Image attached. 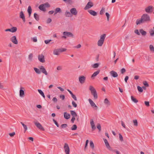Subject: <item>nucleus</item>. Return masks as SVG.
Listing matches in <instances>:
<instances>
[{
	"label": "nucleus",
	"instance_id": "42",
	"mask_svg": "<svg viewBox=\"0 0 154 154\" xmlns=\"http://www.w3.org/2000/svg\"><path fill=\"white\" fill-rule=\"evenodd\" d=\"M143 84L145 87H148L149 86V85L146 81H143Z\"/></svg>",
	"mask_w": 154,
	"mask_h": 154
},
{
	"label": "nucleus",
	"instance_id": "49",
	"mask_svg": "<svg viewBox=\"0 0 154 154\" xmlns=\"http://www.w3.org/2000/svg\"><path fill=\"white\" fill-rule=\"evenodd\" d=\"M119 135L120 140L121 141H123V138L122 135L120 133H119Z\"/></svg>",
	"mask_w": 154,
	"mask_h": 154
},
{
	"label": "nucleus",
	"instance_id": "16",
	"mask_svg": "<svg viewBox=\"0 0 154 154\" xmlns=\"http://www.w3.org/2000/svg\"><path fill=\"white\" fill-rule=\"evenodd\" d=\"M89 101L91 106L93 108L94 107L96 108L95 109H97V106L96 105L94 102L90 99H88Z\"/></svg>",
	"mask_w": 154,
	"mask_h": 154
},
{
	"label": "nucleus",
	"instance_id": "27",
	"mask_svg": "<svg viewBox=\"0 0 154 154\" xmlns=\"http://www.w3.org/2000/svg\"><path fill=\"white\" fill-rule=\"evenodd\" d=\"M139 32L143 36H145L146 34V32L142 29H140Z\"/></svg>",
	"mask_w": 154,
	"mask_h": 154
},
{
	"label": "nucleus",
	"instance_id": "60",
	"mask_svg": "<svg viewBox=\"0 0 154 154\" xmlns=\"http://www.w3.org/2000/svg\"><path fill=\"white\" fill-rule=\"evenodd\" d=\"M67 126V124H63L61 125V127L62 128H65Z\"/></svg>",
	"mask_w": 154,
	"mask_h": 154
},
{
	"label": "nucleus",
	"instance_id": "26",
	"mask_svg": "<svg viewBox=\"0 0 154 154\" xmlns=\"http://www.w3.org/2000/svg\"><path fill=\"white\" fill-rule=\"evenodd\" d=\"M65 15L66 17H71L72 16V15L71 14V12L66 11L65 13Z\"/></svg>",
	"mask_w": 154,
	"mask_h": 154
},
{
	"label": "nucleus",
	"instance_id": "33",
	"mask_svg": "<svg viewBox=\"0 0 154 154\" xmlns=\"http://www.w3.org/2000/svg\"><path fill=\"white\" fill-rule=\"evenodd\" d=\"M131 100L134 103H137L138 102V100L136 99L135 98H134L133 96H131Z\"/></svg>",
	"mask_w": 154,
	"mask_h": 154
},
{
	"label": "nucleus",
	"instance_id": "12",
	"mask_svg": "<svg viewBox=\"0 0 154 154\" xmlns=\"http://www.w3.org/2000/svg\"><path fill=\"white\" fill-rule=\"evenodd\" d=\"M24 88L23 87H21L20 90V96L21 97H23L24 96Z\"/></svg>",
	"mask_w": 154,
	"mask_h": 154
},
{
	"label": "nucleus",
	"instance_id": "56",
	"mask_svg": "<svg viewBox=\"0 0 154 154\" xmlns=\"http://www.w3.org/2000/svg\"><path fill=\"white\" fill-rule=\"evenodd\" d=\"M149 48L151 51H154V48L152 45H150L149 46Z\"/></svg>",
	"mask_w": 154,
	"mask_h": 154
},
{
	"label": "nucleus",
	"instance_id": "22",
	"mask_svg": "<svg viewBox=\"0 0 154 154\" xmlns=\"http://www.w3.org/2000/svg\"><path fill=\"white\" fill-rule=\"evenodd\" d=\"M27 11L29 14V17H30L32 12V9L31 7L30 6H29L28 8Z\"/></svg>",
	"mask_w": 154,
	"mask_h": 154
},
{
	"label": "nucleus",
	"instance_id": "48",
	"mask_svg": "<svg viewBox=\"0 0 154 154\" xmlns=\"http://www.w3.org/2000/svg\"><path fill=\"white\" fill-rule=\"evenodd\" d=\"M97 128L99 130V131H101V125L99 123L97 124Z\"/></svg>",
	"mask_w": 154,
	"mask_h": 154
},
{
	"label": "nucleus",
	"instance_id": "46",
	"mask_svg": "<svg viewBox=\"0 0 154 154\" xmlns=\"http://www.w3.org/2000/svg\"><path fill=\"white\" fill-rule=\"evenodd\" d=\"M104 11H105V8H102L101 10V11H100V14H101V15L103 14L104 12Z\"/></svg>",
	"mask_w": 154,
	"mask_h": 154
},
{
	"label": "nucleus",
	"instance_id": "57",
	"mask_svg": "<svg viewBox=\"0 0 154 154\" xmlns=\"http://www.w3.org/2000/svg\"><path fill=\"white\" fill-rule=\"evenodd\" d=\"M75 117L72 116L71 119V121L72 123H74V121L75 120Z\"/></svg>",
	"mask_w": 154,
	"mask_h": 154
},
{
	"label": "nucleus",
	"instance_id": "55",
	"mask_svg": "<svg viewBox=\"0 0 154 154\" xmlns=\"http://www.w3.org/2000/svg\"><path fill=\"white\" fill-rule=\"evenodd\" d=\"M51 41V39L45 40V42L46 44H48L49 42Z\"/></svg>",
	"mask_w": 154,
	"mask_h": 154
},
{
	"label": "nucleus",
	"instance_id": "15",
	"mask_svg": "<svg viewBox=\"0 0 154 154\" xmlns=\"http://www.w3.org/2000/svg\"><path fill=\"white\" fill-rule=\"evenodd\" d=\"M39 68L41 70L40 71H41L42 73L44 74L45 75H48V73L47 72L43 66H41Z\"/></svg>",
	"mask_w": 154,
	"mask_h": 154
},
{
	"label": "nucleus",
	"instance_id": "17",
	"mask_svg": "<svg viewBox=\"0 0 154 154\" xmlns=\"http://www.w3.org/2000/svg\"><path fill=\"white\" fill-rule=\"evenodd\" d=\"M70 12L72 15H76L77 14V11L75 8H73L71 9L70 10Z\"/></svg>",
	"mask_w": 154,
	"mask_h": 154
},
{
	"label": "nucleus",
	"instance_id": "37",
	"mask_svg": "<svg viewBox=\"0 0 154 154\" xmlns=\"http://www.w3.org/2000/svg\"><path fill=\"white\" fill-rule=\"evenodd\" d=\"M77 126L76 125H73L71 128L72 130H75L77 129Z\"/></svg>",
	"mask_w": 154,
	"mask_h": 154
},
{
	"label": "nucleus",
	"instance_id": "29",
	"mask_svg": "<svg viewBox=\"0 0 154 154\" xmlns=\"http://www.w3.org/2000/svg\"><path fill=\"white\" fill-rule=\"evenodd\" d=\"M34 17L37 21L39 20V16L37 14L35 13L34 14Z\"/></svg>",
	"mask_w": 154,
	"mask_h": 154
},
{
	"label": "nucleus",
	"instance_id": "6",
	"mask_svg": "<svg viewBox=\"0 0 154 154\" xmlns=\"http://www.w3.org/2000/svg\"><path fill=\"white\" fill-rule=\"evenodd\" d=\"M35 125H36V126L40 130L42 131H45V129L44 128L42 127V125L38 122H34Z\"/></svg>",
	"mask_w": 154,
	"mask_h": 154
},
{
	"label": "nucleus",
	"instance_id": "64",
	"mask_svg": "<svg viewBox=\"0 0 154 154\" xmlns=\"http://www.w3.org/2000/svg\"><path fill=\"white\" fill-rule=\"evenodd\" d=\"M52 100L55 102H56L57 101V98L56 97H54L53 98Z\"/></svg>",
	"mask_w": 154,
	"mask_h": 154
},
{
	"label": "nucleus",
	"instance_id": "35",
	"mask_svg": "<svg viewBox=\"0 0 154 154\" xmlns=\"http://www.w3.org/2000/svg\"><path fill=\"white\" fill-rule=\"evenodd\" d=\"M34 69L36 72L38 74H40L41 73V71L39 70V69L36 68L34 67Z\"/></svg>",
	"mask_w": 154,
	"mask_h": 154
},
{
	"label": "nucleus",
	"instance_id": "23",
	"mask_svg": "<svg viewBox=\"0 0 154 154\" xmlns=\"http://www.w3.org/2000/svg\"><path fill=\"white\" fill-rule=\"evenodd\" d=\"M38 8L41 11H46L45 6L43 4L40 5L38 7Z\"/></svg>",
	"mask_w": 154,
	"mask_h": 154
},
{
	"label": "nucleus",
	"instance_id": "41",
	"mask_svg": "<svg viewBox=\"0 0 154 154\" xmlns=\"http://www.w3.org/2000/svg\"><path fill=\"white\" fill-rule=\"evenodd\" d=\"M58 50L60 52L65 51L66 50V49L65 48H58Z\"/></svg>",
	"mask_w": 154,
	"mask_h": 154
},
{
	"label": "nucleus",
	"instance_id": "32",
	"mask_svg": "<svg viewBox=\"0 0 154 154\" xmlns=\"http://www.w3.org/2000/svg\"><path fill=\"white\" fill-rule=\"evenodd\" d=\"M99 64L98 63H95L92 65V67L94 68H97L99 67Z\"/></svg>",
	"mask_w": 154,
	"mask_h": 154
},
{
	"label": "nucleus",
	"instance_id": "2",
	"mask_svg": "<svg viewBox=\"0 0 154 154\" xmlns=\"http://www.w3.org/2000/svg\"><path fill=\"white\" fill-rule=\"evenodd\" d=\"M89 90L91 91V94L93 95L94 99L95 100L97 99L98 98L97 94L94 88L91 85L89 86Z\"/></svg>",
	"mask_w": 154,
	"mask_h": 154
},
{
	"label": "nucleus",
	"instance_id": "52",
	"mask_svg": "<svg viewBox=\"0 0 154 154\" xmlns=\"http://www.w3.org/2000/svg\"><path fill=\"white\" fill-rule=\"evenodd\" d=\"M126 71V69L125 68H122L121 70V72L122 74H124Z\"/></svg>",
	"mask_w": 154,
	"mask_h": 154
},
{
	"label": "nucleus",
	"instance_id": "28",
	"mask_svg": "<svg viewBox=\"0 0 154 154\" xmlns=\"http://www.w3.org/2000/svg\"><path fill=\"white\" fill-rule=\"evenodd\" d=\"M61 10L60 8H56L55 10L54 14H55L57 13H61Z\"/></svg>",
	"mask_w": 154,
	"mask_h": 154
},
{
	"label": "nucleus",
	"instance_id": "19",
	"mask_svg": "<svg viewBox=\"0 0 154 154\" xmlns=\"http://www.w3.org/2000/svg\"><path fill=\"white\" fill-rule=\"evenodd\" d=\"M90 124L91 126L92 130V131H94L96 128L93 119H91Z\"/></svg>",
	"mask_w": 154,
	"mask_h": 154
},
{
	"label": "nucleus",
	"instance_id": "51",
	"mask_svg": "<svg viewBox=\"0 0 154 154\" xmlns=\"http://www.w3.org/2000/svg\"><path fill=\"white\" fill-rule=\"evenodd\" d=\"M105 14H106V16L107 17V21H109V17H110V15H109V14L108 13L106 12V13Z\"/></svg>",
	"mask_w": 154,
	"mask_h": 154
},
{
	"label": "nucleus",
	"instance_id": "8",
	"mask_svg": "<svg viewBox=\"0 0 154 154\" xmlns=\"http://www.w3.org/2000/svg\"><path fill=\"white\" fill-rule=\"evenodd\" d=\"M63 35H66L68 37H71L72 38L74 37L73 35L70 32L65 31L63 32Z\"/></svg>",
	"mask_w": 154,
	"mask_h": 154
},
{
	"label": "nucleus",
	"instance_id": "59",
	"mask_svg": "<svg viewBox=\"0 0 154 154\" xmlns=\"http://www.w3.org/2000/svg\"><path fill=\"white\" fill-rule=\"evenodd\" d=\"M52 20L50 18H48L47 21V23H49L51 22Z\"/></svg>",
	"mask_w": 154,
	"mask_h": 154
},
{
	"label": "nucleus",
	"instance_id": "10",
	"mask_svg": "<svg viewBox=\"0 0 154 154\" xmlns=\"http://www.w3.org/2000/svg\"><path fill=\"white\" fill-rule=\"evenodd\" d=\"M38 60L42 63L45 62L44 56L42 54L39 55L38 56Z\"/></svg>",
	"mask_w": 154,
	"mask_h": 154
},
{
	"label": "nucleus",
	"instance_id": "9",
	"mask_svg": "<svg viewBox=\"0 0 154 154\" xmlns=\"http://www.w3.org/2000/svg\"><path fill=\"white\" fill-rule=\"evenodd\" d=\"M86 77L84 76L81 75L79 77V81L80 83L83 84L85 82Z\"/></svg>",
	"mask_w": 154,
	"mask_h": 154
},
{
	"label": "nucleus",
	"instance_id": "31",
	"mask_svg": "<svg viewBox=\"0 0 154 154\" xmlns=\"http://www.w3.org/2000/svg\"><path fill=\"white\" fill-rule=\"evenodd\" d=\"M38 91L39 93L44 98H45V96L43 92L40 89H38Z\"/></svg>",
	"mask_w": 154,
	"mask_h": 154
},
{
	"label": "nucleus",
	"instance_id": "20",
	"mask_svg": "<svg viewBox=\"0 0 154 154\" xmlns=\"http://www.w3.org/2000/svg\"><path fill=\"white\" fill-rule=\"evenodd\" d=\"M100 70H98L97 71L95 72L91 76V78L94 79L95 78V77L100 72Z\"/></svg>",
	"mask_w": 154,
	"mask_h": 154
},
{
	"label": "nucleus",
	"instance_id": "40",
	"mask_svg": "<svg viewBox=\"0 0 154 154\" xmlns=\"http://www.w3.org/2000/svg\"><path fill=\"white\" fill-rule=\"evenodd\" d=\"M90 147L92 149H93L94 147V143L92 141H90Z\"/></svg>",
	"mask_w": 154,
	"mask_h": 154
},
{
	"label": "nucleus",
	"instance_id": "44",
	"mask_svg": "<svg viewBox=\"0 0 154 154\" xmlns=\"http://www.w3.org/2000/svg\"><path fill=\"white\" fill-rule=\"evenodd\" d=\"M133 122L134 126H137L138 125L137 121L136 119L133 120Z\"/></svg>",
	"mask_w": 154,
	"mask_h": 154
},
{
	"label": "nucleus",
	"instance_id": "43",
	"mask_svg": "<svg viewBox=\"0 0 154 154\" xmlns=\"http://www.w3.org/2000/svg\"><path fill=\"white\" fill-rule=\"evenodd\" d=\"M32 57L33 54L32 53H31L29 55L28 58L29 60L31 61L32 60Z\"/></svg>",
	"mask_w": 154,
	"mask_h": 154
},
{
	"label": "nucleus",
	"instance_id": "18",
	"mask_svg": "<svg viewBox=\"0 0 154 154\" xmlns=\"http://www.w3.org/2000/svg\"><path fill=\"white\" fill-rule=\"evenodd\" d=\"M110 73L111 76L114 78L117 77L118 76V75L117 72L113 70L111 71L110 72Z\"/></svg>",
	"mask_w": 154,
	"mask_h": 154
},
{
	"label": "nucleus",
	"instance_id": "1",
	"mask_svg": "<svg viewBox=\"0 0 154 154\" xmlns=\"http://www.w3.org/2000/svg\"><path fill=\"white\" fill-rule=\"evenodd\" d=\"M151 19L149 15L146 14H143L140 19H138L136 20V24L137 25L141 23H147L150 22Z\"/></svg>",
	"mask_w": 154,
	"mask_h": 154
},
{
	"label": "nucleus",
	"instance_id": "54",
	"mask_svg": "<svg viewBox=\"0 0 154 154\" xmlns=\"http://www.w3.org/2000/svg\"><path fill=\"white\" fill-rule=\"evenodd\" d=\"M72 97L74 100L76 101L77 100L76 97L75 95L72 94L71 95Z\"/></svg>",
	"mask_w": 154,
	"mask_h": 154
},
{
	"label": "nucleus",
	"instance_id": "30",
	"mask_svg": "<svg viewBox=\"0 0 154 154\" xmlns=\"http://www.w3.org/2000/svg\"><path fill=\"white\" fill-rule=\"evenodd\" d=\"M70 112L72 116L76 117L77 116V114L75 111L73 110H70Z\"/></svg>",
	"mask_w": 154,
	"mask_h": 154
},
{
	"label": "nucleus",
	"instance_id": "47",
	"mask_svg": "<svg viewBox=\"0 0 154 154\" xmlns=\"http://www.w3.org/2000/svg\"><path fill=\"white\" fill-rule=\"evenodd\" d=\"M72 104L73 106L75 108H76L77 106V104L76 103L73 101L72 102Z\"/></svg>",
	"mask_w": 154,
	"mask_h": 154
},
{
	"label": "nucleus",
	"instance_id": "38",
	"mask_svg": "<svg viewBox=\"0 0 154 154\" xmlns=\"http://www.w3.org/2000/svg\"><path fill=\"white\" fill-rule=\"evenodd\" d=\"M149 33L150 36H153L154 35V30L152 29H151L149 31Z\"/></svg>",
	"mask_w": 154,
	"mask_h": 154
},
{
	"label": "nucleus",
	"instance_id": "34",
	"mask_svg": "<svg viewBox=\"0 0 154 154\" xmlns=\"http://www.w3.org/2000/svg\"><path fill=\"white\" fill-rule=\"evenodd\" d=\"M60 51L58 50V49H55L54 51V54L56 55H58L59 54Z\"/></svg>",
	"mask_w": 154,
	"mask_h": 154
},
{
	"label": "nucleus",
	"instance_id": "36",
	"mask_svg": "<svg viewBox=\"0 0 154 154\" xmlns=\"http://www.w3.org/2000/svg\"><path fill=\"white\" fill-rule=\"evenodd\" d=\"M11 29V32H14L17 31V29L16 27H13Z\"/></svg>",
	"mask_w": 154,
	"mask_h": 154
},
{
	"label": "nucleus",
	"instance_id": "63",
	"mask_svg": "<svg viewBox=\"0 0 154 154\" xmlns=\"http://www.w3.org/2000/svg\"><path fill=\"white\" fill-rule=\"evenodd\" d=\"M129 78V77L128 76H125V81L126 83L127 82V81L128 80Z\"/></svg>",
	"mask_w": 154,
	"mask_h": 154
},
{
	"label": "nucleus",
	"instance_id": "11",
	"mask_svg": "<svg viewBox=\"0 0 154 154\" xmlns=\"http://www.w3.org/2000/svg\"><path fill=\"white\" fill-rule=\"evenodd\" d=\"M103 140L107 148L109 150H111L112 148L110 146L109 144V143L108 142L107 140L105 138H103Z\"/></svg>",
	"mask_w": 154,
	"mask_h": 154
},
{
	"label": "nucleus",
	"instance_id": "61",
	"mask_svg": "<svg viewBox=\"0 0 154 154\" xmlns=\"http://www.w3.org/2000/svg\"><path fill=\"white\" fill-rule=\"evenodd\" d=\"M15 134V132H13L12 133H10L9 134V135L11 137H13L14 135Z\"/></svg>",
	"mask_w": 154,
	"mask_h": 154
},
{
	"label": "nucleus",
	"instance_id": "5",
	"mask_svg": "<svg viewBox=\"0 0 154 154\" xmlns=\"http://www.w3.org/2000/svg\"><path fill=\"white\" fill-rule=\"evenodd\" d=\"M63 148L66 154H69L70 149L68 144L65 143Z\"/></svg>",
	"mask_w": 154,
	"mask_h": 154
},
{
	"label": "nucleus",
	"instance_id": "4",
	"mask_svg": "<svg viewBox=\"0 0 154 154\" xmlns=\"http://www.w3.org/2000/svg\"><path fill=\"white\" fill-rule=\"evenodd\" d=\"M145 11L147 13H151L153 11V7L152 5L149 6L145 8Z\"/></svg>",
	"mask_w": 154,
	"mask_h": 154
},
{
	"label": "nucleus",
	"instance_id": "3",
	"mask_svg": "<svg viewBox=\"0 0 154 154\" xmlns=\"http://www.w3.org/2000/svg\"><path fill=\"white\" fill-rule=\"evenodd\" d=\"M106 35L104 34L101 35L100 36V39L97 42V45L99 46H101L103 45Z\"/></svg>",
	"mask_w": 154,
	"mask_h": 154
},
{
	"label": "nucleus",
	"instance_id": "14",
	"mask_svg": "<svg viewBox=\"0 0 154 154\" xmlns=\"http://www.w3.org/2000/svg\"><path fill=\"white\" fill-rule=\"evenodd\" d=\"M10 40L14 44L17 45L18 44V41L15 36H13L11 38Z\"/></svg>",
	"mask_w": 154,
	"mask_h": 154
},
{
	"label": "nucleus",
	"instance_id": "24",
	"mask_svg": "<svg viewBox=\"0 0 154 154\" xmlns=\"http://www.w3.org/2000/svg\"><path fill=\"white\" fill-rule=\"evenodd\" d=\"M64 118L67 119H69L70 117V114L66 112L64 113Z\"/></svg>",
	"mask_w": 154,
	"mask_h": 154
},
{
	"label": "nucleus",
	"instance_id": "45",
	"mask_svg": "<svg viewBox=\"0 0 154 154\" xmlns=\"http://www.w3.org/2000/svg\"><path fill=\"white\" fill-rule=\"evenodd\" d=\"M43 4L45 6V7L49 8L50 6V4L48 2H46Z\"/></svg>",
	"mask_w": 154,
	"mask_h": 154
},
{
	"label": "nucleus",
	"instance_id": "25",
	"mask_svg": "<svg viewBox=\"0 0 154 154\" xmlns=\"http://www.w3.org/2000/svg\"><path fill=\"white\" fill-rule=\"evenodd\" d=\"M104 103L107 105V106H109L110 105V102L107 98H105L104 100Z\"/></svg>",
	"mask_w": 154,
	"mask_h": 154
},
{
	"label": "nucleus",
	"instance_id": "50",
	"mask_svg": "<svg viewBox=\"0 0 154 154\" xmlns=\"http://www.w3.org/2000/svg\"><path fill=\"white\" fill-rule=\"evenodd\" d=\"M53 121L57 127H59V125L57 122L54 119H53Z\"/></svg>",
	"mask_w": 154,
	"mask_h": 154
},
{
	"label": "nucleus",
	"instance_id": "7",
	"mask_svg": "<svg viewBox=\"0 0 154 154\" xmlns=\"http://www.w3.org/2000/svg\"><path fill=\"white\" fill-rule=\"evenodd\" d=\"M93 3L91 2H88L84 8L85 10H88L93 6Z\"/></svg>",
	"mask_w": 154,
	"mask_h": 154
},
{
	"label": "nucleus",
	"instance_id": "53",
	"mask_svg": "<svg viewBox=\"0 0 154 154\" xmlns=\"http://www.w3.org/2000/svg\"><path fill=\"white\" fill-rule=\"evenodd\" d=\"M144 103L145 105L147 107L149 106V101H145L144 102Z\"/></svg>",
	"mask_w": 154,
	"mask_h": 154
},
{
	"label": "nucleus",
	"instance_id": "21",
	"mask_svg": "<svg viewBox=\"0 0 154 154\" xmlns=\"http://www.w3.org/2000/svg\"><path fill=\"white\" fill-rule=\"evenodd\" d=\"M89 13L91 15L95 16L97 15V13L95 11L92 10H89L88 11Z\"/></svg>",
	"mask_w": 154,
	"mask_h": 154
},
{
	"label": "nucleus",
	"instance_id": "13",
	"mask_svg": "<svg viewBox=\"0 0 154 154\" xmlns=\"http://www.w3.org/2000/svg\"><path fill=\"white\" fill-rule=\"evenodd\" d=\"M19 17L20 18L22 19L23 21L24 22H25L26 19L25 18V16L23 11H21L20 12L19 14Z\"/></svg>",
	"mask_w": 154,
	"mask_h": 154
},
{
	"label": "nucleus",
	"instance_id": "58",
	"mask_svg": "<svg viewBox=\"0 0 154 154\" xmlns=\"http://www.w3.org/2000/svg\"><path fill=\"white\" fill-rule=\"evenodd\" d=\"M60 97L61 98L62 100H64L65 99V96L63 94H61L60 95Z\"/></svg>",
	"mask_w": 154,
	"mask_h": 154
},
{
	"label": "nucleus",
	"instance_id": "62",
	"mask_svg": "<svg viewBox=\"0 0 154 154\" xmlns=\"http://www.w3.org/2000/svg\"><path fill=\"white\" fill-rule=\"evenodd\" d=\"M134 32L137 35H140L138 29H136L134 31Z\"/></svg>",
	"mask_w": 154,
	"mask_h": 154
},
{
	"label": "nucleus",
	"instance_id": "39",
	"mask_svg": "<svg viewBox=\"0 0 154 154\" xmlns=\"http://www.w3.org/2000/svg\"><path fill=\"white\" fill-rule=\"evenodd\" d=\"M137 88L139 92H141L143 91V89L142 87L139 86H138L137 87Z\"/></svg>",
	"mask_w": 154,
	"mask_h": 154
}]
</instances>
